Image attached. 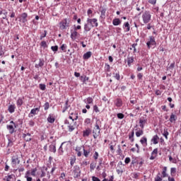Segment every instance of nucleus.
Returning a JSON list of instances; mask_svg holds the SVG:
<instances>
[{"label": "nucleus", "instance_id": "64", "mask_svg": "<svg viewBox=\"0 0 181 181\" xmlns=\"http://www.w3.org/2000/svg\"><path fill=\"white\" fill-rule=\"evenodd\" d=\"M31 175V171L30 170H27L26 173H25V177H30Z\"/></svg>", "mask_w": 181, "mask_h": 181}, {"label": "nucleus", "instance_id": "58", "mask_svg": "<svg viewBox=\"0 0 181 181\" xmlns=\"http://www.w3.org/2000/svg\"><path fill=\"white\" fill-rule=\"evenodd\" d=\"M98 156H99L98 152L95 151V153L93 154V158L95 159V160H97V159H98Z\"/></svg>", "mask_w": 181, "mask_h": 181}, {"label": "nucleus", "instance_id": "56", "mask_svg": "<svg viewBox=\"0 0 181 181\" xmlns=\"http://www.w3.org/2000/svg\"><path fill=\"white\" fill-rule=\"evenodd\" d=\"M41 46L42 47H44V49H46V47H47V44L46 43V41H42Z\"/></svg>", "mask_w": 181, "mask_h": 181}, {"label": "nucleus", "instance_id": "42", "mask_svg": "<svg viewBox=\"0 0 181 181\" xmlns=\"http://www.w3.org/2000/svg\"><path fill=\"white\" fill-rule=\"evenodd\" d=\"M39 87L42 91H45V90H46V85L45 83H40Z\"/></svg>", "mask_w": 181, "mask_h": 181}, {"label": "nucleus", "instance_id": "57", "mask_svg": "<svg viewBox=\"0 0 181 181\" xmlns=\"http://www.w3.org/2000/svg\"><path fill=\"white\" fill-rule=\"evenodd\" d=\"M93 111L95 112H100V109H98V106H97V105H95L93 106Z\"/></svg>", "mask_w": 181, "mask_h": 181}, {"label": "nucleus", "instance_id": "37", "mask_svg": "<svg viewBox=\"0 0 181 181\" xmlns=\"http://www.w3.org/2000/svg\"><path fill=\"white\" fill-rule=\"evenodd\" d=\"M90 149L89 150H86V148L83 147V156L85 158H88V156L90 155Z\"/></svg>", "mask_w": 181, "mask_h": 181}, {"label": "nucleus", "instance_id": "4", "mask_svg": "<svg viewBox=\"0 0 181 181\" xmlns=\"http://www.w3.org/2000/svg\"><path fill=\"white\" fill-rule=\"evenodd\" d=\"M146 46L148 49H151L152 46L154 47L156 46V40H155V37H148V41L146 42Z\"/></svg>", "mask_w": 181, "mask_h": 181}, {"label": "nucleus", "instance_id": "38", "mask_svg": "<svg viewBox=\"0 0 181 181\" xmlns=\"http://www.w3.org/2000/svg\"><path fill=\"white\" fill-rule=\"evenodd\" d=\"M167 171H168V168L164 167L162 171L163 177H167L168 176V174L166 173Z\"/></svg>", "mask_w": 181, "mask_h": 181}, {"label": "nucleus", "instance_id": "9", "mask_svg": "<svg viewBox=\"0 0 181 181\" xmlns=\"http://www.w3.org/2000/svg\"><path fill=\"white\" fill-rule=\"evenodd\" d=\"M93 138L94 139H97V138H98V136H100V134H101V128L100 127H95L93 128Z\"/></svg>", "mask_w": 181, "mask_h": 181}, {"label": "nucleus", "instance_id": "44", "mask_svg": "<svg viewBox=\"0 0 181 181\" xmlns=\"http://www.w3.org/2000/svg\"><path fill=\"white\" fill-rule=\"evenodd\" d=\"M154 181H162V177H160V173H158L154 178Z\"/></svg>", "mask_w": 181, "mask_h": 181}, {"label": "nucleus", "instance_id": "50", "mask_svg": "<svg viewBox=\"0 0 181 181\" xmlns=\"http://www.w3.org/2000/svg\"><path fill=\"white\" fill-rule=\"evenodd\" d=\"M95 166H96L95 163H90V172H93V170L95 169Z\"/></svg>", "mask_w": 181, "mask_h": 181}, {"label": "nucleus", "instance_id": "54", "mask_svg": "<svg viewBox=\"0 0 181 181\" xmlns=\"http://www.w3.org/2000/svg\"><path fill=\"white\" fill-rule=\"evenodd\" d=\"M118 155H122V150H121V146H117V151Z\"/></svg>", "mask_w": 181, "mask_h": 181}, {"label": "nucleus", "instance_id": "45", "mask_svg": "<svg viewBox=\"0 0 181 181\" xmlns=\"http://www.w3.org/2000/svg\"><path fill=\"white\" fill-rule=\"evenodd\" d=\"M117 117L119 119H124V117H125V115L122 113H117Z\"/></svg>", "mask_w": 181, "mask_h": 181}, {"label": "nucleus", "instance_id": "26", "mask_svg": "<svg viewBox=\"0 0 181 181\" xmlns=\"http://www.w3.org/2000/svg\"><path fill=\"white\" fill-rule=\"evenodd\" d=\"M107 12V9L106 8H102V10L100 11V19H105V13Z\"/></svg>", "mask_w": 181, "mask_h": 181}, {"label": "nucleus", "instance_id": "34", "mask_svg": "<svg viewBox=\"0 0 181 181\" xmlns=\"http://www.w3.org/2000/svg\"><path fill=\"white\" fill-rule=\"evenodd\" d=\"M89 79L90 78L86 76H82L80 77L81 81H82V83H83L84 84H86V81H88Z\"/></svg>", "mask_w": 181, "mask_h": 181}, {"label": "nucleus", "instance_id": "24", "mask_svg": "<svg viewBox=\"0 0 181 181\" xmlns=\"http://www.w3.org/2000/svg\"><path fill=\"white\" fill-rule=\"evenodd\" d=\"M49 152H53V153H56V143H53L49 146Z\"/></svg>", "mask_w": 181, "mask_h": 181}, {"label": "nucleus", "instance_id": "7", "mask_svg": "<svg viewBox=\"0 0 181 181\" xmlns=\"http://www.w3.org/2000/svg\"><path fill=\"white\" fill-rule=\"evenodd\" d=\"M86 22H88L89 24H90L92 28H98V20H97V18H88L86 20Z\"/></svg>", "mask_w": 181, "mask_h": 181}, {"label": "nucleus", "instance_id": "47", "mask_svg": "<svg viewBox=\"0 0 181 181\" xmlns=\"http://www.w3.org/2000/svg\"><path fill=\"white\" fill-rule=\"evenodd\" d=\"M87 14H88V18H93V10L89 8L87 11Z\"/></svg>", "mask_w": 181, "mask_h": 181}, {"label": "nucleus", "instance_id": "59", "mask_svg": "<svg viewBox=\"0 0 181 181\" xmlns=\"http://www.w3.org/2000/svg\"><path fill=\"white\" fill-rule=\"evenodd\" d=\"M151 155H154L156 156H158V148H154L153 151L151 153Z\"/></svg>", "mask_w": 181, "mask_h": 181}, {"label": "nucleus", "instance_id": "53", "mask_svg": "<svg viewBox=\"0 0 181 181\" xmlns=\"http://www.w3.org/2000/svg\"><path fill=\"white\" fill-rule=\"evenodd\" d=\"M60 49L62 50V52H66V49H67V45L66 44H63Z\"/></svg>", "mask_w": 181, "mask_h": 181}, {"label": "nucleus", "instance_id": "60", "mask_svg": "<svg viewBox=\"0 0 181 181\" xmlns=\"http://www.w3.org/2000/svg\"><path fill=\"white\" fill-rule=\"evenodd\" d=\"M8 146H13V141L11 139H8Z\"/></svg>", "mask_w": 181, "mask_h": 181}, {"label": "nucleus", "instance_id": "35", "mask_svg": "<svg viewBox=\"0 0 181 181\" xmlns=\"http://www.w3.org/2000/svg\"><path fill=\"white\" fill-rule=\"evenodd\" d=\"M16 104L18 107H21V105L23 104V99H22V98H18Z\"/></svg>", "mask_w": 181, "mask_h": 181}, {"label": "nucleus", "instance_id": "3", "mask_svg": "<svg viewBox=\"0 0 181 181\" xmlns=\"http://www.w3.org/2000/svg\"><path fill=\"white\" fill-rule=\"evenodd\" d=\"M16 128H18V124H16V123H15L12 120L10 122L9 124L6 125V129L11 134L16 132V131L15 130L16 129Z\"/></svg>", "mask_w": 181, "mask_h": 181}, {"label": "nucleus", "instance_id": "30", "mask_svg": "<svg viewBox=\"0 0 181 181\" xmlns=\"http://www.w3.org/2000/svg\"><path fill=\"white\" fill-rule=\"evenodd\" d=\"M92 53L91 52H87L86 53H85L83 56L84 60H88V59H90V57H91Z\"/></svg>", "mask_w": 181, "mask_h": 181}, {"label": "nucleus", "instance_id": "23", "mask_svg": "<svg viewBox=\"0 0 181 181\" xmlns=\"http://www.w3.org/2000/svg\"><path fill=\"white\" fill-rule=\"evenodd\" d=\"M90 134H91V129L87 128L86 130L83 132V136H90Z\"/></svg>", "mask_w": 181, "mask_h": 181}, {"label": "nucleus", "instance_id": "8", "mask_svg": "<svg viewBox=\"0 0 181 181\" xmlns=\"http://www.w3.org/2000/svg\"><path fill=\"white\" fill-rule=\"evenodd\" d=\"M21 163V160H19V157L18 156H13L11 158V165L13 168H16V165H19Z\"/></svg>", "mask_w": 181, "mask_h": 181}, {"label": "nucleus", "instance_id": "31", "mask_svg": "<svg viewBox=\"0 0 181 181\" xmlns=\"http://www.w3.org/2000/svg\"><path fill=\"white\" fill-rule=\"evenodd\" d=\"M144 135V129H140L136 132V136L139 138V136H142Z\"/></svg>", "mask_w": 181, "mask_h": 181}, {"label": "nucleus", "instance_id": "6", "mask_svg": "<svg viewBox=\"0 0 181 181\" xmlns=\"http://www.w3.org/2000/svg\"><path fill=\"white\" fill-rule=\"evenodd\" d=\"M73 173H74V177L75 178L80 177V176H81V170H80V166L78 165L74 166Z\"/></svg>", "mask_w": 181, "mask_h": 181}, {"label": "nucleus", "instance_id": "48", "mask_svg": "<svg viewBox=\"0 0 181 181\" xmlns=\"http://www.w3.org/2000/svg\"><path fill=\"white\" fill-rule=\"evenodd\" d=\"M132 175L133 179H138L139 177V173H133Z\"/></svg>", "mask_w": 181, "mask_h": 181}, {"label": "nucleus", "instance_id": "43", "mask_svg": "<svg viewBox=\"0 0 181 181\" xmlns=\"http://www.w3.org/2000/svg\"><path fill=\"white\" fill-rule=\"evenodd\" d=\"M51 50H52V52L56 53V52H57V50H59V46H57V45L52 46L51 47Z\"/></svg>", "mask_w": 181, "mask_h": 181}, {"label": "nucleus", "instance_id": "40", "mask_svg": "<svg viewBox=\"0 0 181 181\" xmlns=\"http://www.w3.org/2000/svg\"><path fill=\"white\" fill-rule=\"evenodd\" d=\"M31 172V176H33L34 177L36 176V173L37 172V168H35L30 170Z\"/></svg>", "mask_w": 181, "mask_h": 181}, {"label": "nucleus", "instance_id": "5", "mask_svg": "<svg viewBox=\"0 0 181 181\" xmlns=\"http://www.w3.org/2000/svg\"><path fill=\"white\" fill-rule=\"evenodd\" d=\"M64 124L68 128L69 132H73V131L74 129H76V127H74V122H70L67 119H65Z\"/></svg>", "mask_w": 181, "mask_h": 181}, {"label": "nucleus", "instance_id": "39", "mask_svg": "<svg viewBox=\"0 0 181 181\" xmlns=\"http://www.w3.org/2000/svg\"><path fill=\"white\" fill-rule=\"evenodd\" d=\"M65 144V142L62 143L61 146H59V149H58V153H59V155H62L64 153V151H63V144Z\"/></svg>", "mask_w": 181, "mask_h": 181}, {"label": "nucleus", "instance_id": "51", "mask_svg": "<svg viewBox=\"0 0 181 181\" xmlns=\"http://www.w3.org/2000/svg\"><path fill=\"white\" fill-rule=\"evenodd\" d=\"M23 137L26 142H30V141H32V138L30 136H26V135H23Z\"/></svg>", "mask_w": 181, "mask_h": 181}, {"label": "nucleus", "instance_id": "49", "mask_svg": "<svg viewBox=\"0 0 181 181\" xmlns=\"http://www.w3.org/2000/svg\"><path fill=\"white\" fill-rule=\"evenodd\" d=\"M50 107V105L49 104V102H46L44 105V110L45 111H47L49 110V107Z\"/></svg>", "mask_w": 181, "mask_h": 181}, {"label": "nucleus", "instance_id": "12", "mask_svg": "<svg viewBox=\"0 0 181 181\" xmlns=\"http://www.w3.org/2000/svg\"><path fill=\"white\" fill-rule=\"evenodd\" d=\"M91 29H93V27L91 26L90 23L86 21V23L84 24L83 27V33H88V32L91 30Z\"/></svg>", "mask_w": 181, "mask_h": 181}, {"label": "nucleus", "instance_id": "27", "mask_svg": "<svg viewBox=\"0 0 181 181\" xmlns=\"http://www.w3.org/2000/svg\"><path fill=\"white\" fill-rule=\"evenodd\" d=\"M112 25L114 26H118L119 25H121V20H119V18H114L112 21Z\"/></svg>", "mask_w": 181, "mask_h": 181}, {"label": "nucleus", "instance_id": "16", "mask_svg": "<svg viewBox=\"0 0 181 181\" xmlns=\"http://www.w3.org/2000/svg\"><path fill=\"white\" fill-rule=\"evenodd\" d=\"M47 122H49V124H53L54 122V121H56V118H54V115L53 114H49L48 115V117L47 118Z\"/></svg>", "mask_w": 181, "mask_h": 181}, {"label": "nucleus", "instance_id": "63", "mask_svg": "<svg viewBox=\"0 0 181 181\" xmlns=\"http://www.w3.org/2000/svg\"><path fill=\"white\" fill-rule=\"evenodd\" d=\"M129 162H131V158L129 157H127L124 159V163H126V165H128V163H129Z\"/></svg>", "mask_w": 181, "mask_h": 181}, {"label": "nucleus", "instance_id": "29", "mask_svg": "<svg viewBox=\"0 0 181 181\" xmlns=\"http://www.w3.org/2000/svg\"><path fill=\"white\" fill-rule=\"evenodd\" d=\"M134 136H135V132H134V130L129 134V139L131 141V142H134L135 141V139H134Z\"/></svg>", "mask_w": 181, "mask_h": 181}, {"label": "nucleus", "instance_id": "10", "mask_svg": "<svg viewBox=\"0 0 181 181\" xmlns=\"http://www.w3.org/2000/svg\"><path fill=\"white\" fill-rule=\"evenodd\" d=\"M80 34L77 32V30H74V28H71V40H76L77 39V36Z\"/></svg>", "mask_w": 181, "mask_h": 181}, {"label": "nucleus", "instance_id": "1", "mask_svg": "<svg viewBox=\"0 0 181 181\" xmlns=\"http://www.w3.org/2000/svg\"><path fill=\"white\" fill-rule=\"evenodd\" d=\"M141 19L145 25L149 23L152 19L151 11L146 10L141 13Z\"/></svg>", "mask_w": 181, "mask_h": 181}, {"label": "nucleus", "instance_id": "11", "mask_svg": "<svg viewBox=\"0 0 181 181\" xmlns=\"http://www.w3.org/2000/svg\"><path fill=\"white\" fill-rule=\"evenodd\" d=\"M40 111V106L38 107L33 108L30 110V112L28 115V117H33V115H37Z\"/></svg>", "mask_w": 181, "mask_h": 181}, {"label": "nucleus", "instance_id": "28", "mask_svg": "<svg viewBox=\"0 0 181 181\" xmlns=\"http://www.w3.org/2000/svg\"><path fill=\"white\" fill-rule=\"evenodd\" d=\"M93 101L94 100H93V98H91V97H88L83 100V103H85V104H93Z\"/></svg>", "mask_w": 181, "mask_h": 181}, {"label": "nucleus", "instance_id": "36", "mask_svg": "<svg viewBox=\"0 0 181 181\" xmlns=\"http://www.w3.org/2000/svg\"><path fill=\"white\" fill-rule=\"evenodd\" d=\"M163 135L165 138V139H168V136H169V132H168L167 128L164 129Z\"/></svg>", "mask_w": 181, "mask_h": 181}, {"label": "nucleus", "instance_id": "52", "mask_svg": "<svg viewBox=\"0 0 181 181\" xmlns=\"http://www.w3.org/2000/svg\"><path fill=\"white\" fill-rule=\"evenodd\" d=\"M74 163H76V158H71L70 159V165L71 166H74Z\"/></svg>", "mask_w": 181, "mask_h": 181}, {"label": "nucleus", "instance_id": "55", "mask_svg": "<svg viewBox=\"0 0 181 181\" xmlns=\"http://www.w3.org/2000/svg\"><path fill=\"white\" fill-rule=\"evenodd\" d=\"M176 173V168H170V174L172 176Z\"/></svg>", "mask_w": 181, "mask_h": 181}, {"label": "nucleus", "instance_id": "22", "mask_svg": "<svg viewBox=\"0 0 181 181\" xmlns=\"http://www.w3.org/2000/svg\"><path fill=\"white\" fill-rule=\"evenodd\" d=\"M15 110H16V106L15 105H10L8 107V111L10 114H13Z\"/></svg>", "mask_w": 181, "mask_h": 181}, {"label": "nucleus", "instance_id": "17", "mask_svg": "<svg viewBox=\"0 0 181 181\" xmlns=\"http://www.w3.org/2000/svg\"><path fill=\"white\" fill-rule=\"evenodd\" d=\"M140 143L144 147L148 146V139L146 138V136L141 137V139H140Z\"/></svg>", "mask_w": 181, "mask_h": 181}, {"label": "nucleus", "instance_id": "46", "mask_svg": "<svg viewBox=\"0 0 181 181\" xmlns=\"http://www.w3.org/2000/svg\"><path fill=\"white\" fill-rule=\"evenodd\" d=\"M84 124H85V125H90V124H91V119H90V118H86V119L84 120Z\"/></svg>", "mask_w": 181, "mask_h": 181}, {"label": "nucleus", "instance_id": "21", "mask_svg": "<svg viewBox=\"0 0 181 181\" xmlns=\"http://www.w3.org/2000/svg\"><path fill=\"white\" fill-rule=\"evenodd\" d=\"M115 104L116 107H117L118 108L122 107V104H123L122 99L117 98Z\"/></svg>", "mask_w": 181, "mask_h": 181}, {"label": "nucleus", "instance_id": "32", "mask_svg": "<svg viewBox=\"0 0 181 181\" xmlns=\"http://www.w3.org/2000/svg\"><path fill=\"white\" fill-rule=\"evenodd\" d=\"M101 120L100 119H98L96 118V122H95V128H101Z\"/></svg>", "mask_w": 181, "mask_h": 181}, {"label": "nucleus", "instance_id": "13", "mask_svg": "<svg viewBox=\"0 0 181 181\" xmlns=\"http://www.w3.org/2000/svg\"><path fill=\"white\" fill-rule=\"evenodd\" d=\"M20 22H21L22 23H26V22H28V14L26 13H23L21 14V17L20 18Z\"/></svg>", "mask_w": 181, "mask_h": 181}, {"label": "nucleus", "instance_id": "2", "mask_svg": "<svg viewBox=\"0 0 181 181\" xmlns=\"http://www.w3.org/2000/svg\"><path fill=\"white\" fill-rule=\"evenodd\" d=\"M70 26V18H64L60 23H59V28L61 30H64L67 29Z\"/></svg>", "mask_w": 181, "mask_h": 181}, {"label": "nucleus", "instance_id": "25", "mask_svg": "<svg viewBox=\"0 0 181 181\" xmlns=\"http://www.w3.org/2000/svg\"><path fill=\"white\" fill-rule=\"evenodd\" d=\"M177 119V116L176 115L172 113L170 116L169 121L170 122H176V120Z\"/></svg>", "mask_w": 181, "mask_h": 181}, {"label": "nucleus", "instance_id": "61", "mask_svg": "<svg viewBox=\"0 0 181 181\" xmlns=\"http://www.w3.org/2000/svg\"><path fill=\"white\" fill-rule=\"evenodd\" d=\"M13 177V175H9L6 176V181H11V179Z\"/></svg>", "mask_w": 181, "mask_h": 181}, {"label": "nucleus", "instance_id": "14", "mask_svg": "<svg viewBox=\"0 0 181 181\" xmlns=\"http://www.w3.org/2000/svg\"><path fill=\"white\" fill-rule=\"evenodd\" d=\"M147 120L145 119V117H141L139 119V127L141 128V129H144L145 128V124H146Z\"/></svg>", "mask_w": 181, "mask_h": 181}, {"label": "nucleus", "instance_id": "18", "mask_svg": "<svg viewBox=\"0 0 181 181\" xmlns=\"http://www.w3.org/2000/svg\"><path fill=\"white\" fill-rule=\"evenodd\" d=\"M45 66V59H39V63L36 64L35 65V69H39V67H43Z\"/></svg>", "mask_w": 181, "mask_h": 181}, {"label": "nucleus", "instance_id": "41", "mask_svg": "<svg viewBox=\"0 0 181 181\" xmlns=\"http://www.w3.org/2000/svg\"><path fill=\"white\" fill-rule=\"evenodd\" d=\"M105 71L110 72L111 71V66L108 64H105Z\"/></svg>", "mask_w": 181, "mask_h": 181}, {"label": "nucleus", "instance_id": "20", "mask_svg": "<svg viewBox=\"0 0 181 181\" xmlns=\"http://www.w3.org/2000/svg\"><path fill=\"white\" fill-rule=\"evenodd\" d=\"M158 141H159V136H158V134L154 135L151 139V142L154 145H157V144H158Z\"/></svg>", "mask_w": 181, "mask_h": 181}, {"label": "nucleus", "instance_id": "62", "mask_svg": "<svg viewBox=\"0 0 181 181\" xmlns=\"http://www.w3.org/2000/svg\"><path fill=\"white\" fill-rule=\"evenodd\" d=\"M114 77L115 78H116V80L119 81V79L121 78V76H119V72L115 74V76Z\"/></svg>", "mask_w": 181, "mask_h": 181}, {"label": "nucleus", "instance_id": "33", "mask_svg": "<svg viewBox=\"0 0 181 181\" xmlns=\"http://www.w3.org/2000/svg\"><path fill=\"white\" fill-rule=\"evenodd\" d=\"M133 62H134V57H127V66H129V67H131V64H132Z\"/></svg>", "mask_w": 181, "mask_h": 181}, {"label": "nucleus", "instance_id": "15", "mask_svg": "<svg viewBox=\"0 0 181 181\" xmlns=\"http://www.w3.org/2000/svg\"><path fill=\"white\" fill-rule=\"evenodd\" d=\"M81 149H83V150L84 149V146H77L75 148V151L77 153V156L78 158H80L82 155Z\"/></svg>", "mask_w": 181, "mask_h": 181}, {"label": "nucleus", "instance_id": "19", "mask_svg": "<svg viewBox=\"0 0 181 181\" xmlns=\"http://www.w3.org/2000/svg\"><path fill=\"white\" fill-rule=\"evenodd\" d=\"M123 29H124V32H129V30H131V26L129 25V22L124 23Z\"/></svg>", "mask_w": 181, "mask_h": 181}]
</instances>
